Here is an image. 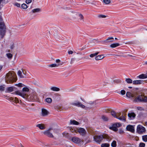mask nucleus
Wrapping results in <instances>:
<instances>
[{
	"instance_id": "obj_8",
	"label": "nucleus",
	"mask_w": 147,
	"mask_h": 147,
	"mask_svg": "<svg viewBox=\"0 0 147 147\" xmlns=\"http://www.w3.org/2000/svg\"><path fill=\"white\" fill-rule=\"evenodd\" d=\"M71 141L74 142L77 144H78L80 143L81 141L82 142H83V140H81L77 137H74L71 138Z\"/></svg>"
},
{
	"instance_id": "obj_55",
	"label": "nucleus",
	"mask_w": 147,
	"mask_h": 147,
	"mask_svg": "<svg viewBox=\"0 0 147 147\" xmlns=\"http://www.w3.org/2000/svg\"><path fill=\"white\" fill-rule=\"evenodd\" d=\"M73 53V52L72 51H68V53L69 54H72Z\"/></svg>"
},
{
	"instance_id": "obj_45",
	"label": "nucleus",
	"mask_w": 147,
	"mask_h": 147,
	"mask_svg": "<svg viewBox=\"0 0 147 147\" xmlns=\"http://www.w3.org/2000/svg\"><path fill=\"white\" fill-rule=\"evenodd\" d=\"M145 144L143 143H140L139 145L140 147H144Z\"/></svg>"
},
{
	"instance_id": "obj_1",
	"label": "nucleus",
	"mask_w": 147,
	"mask_h": 147,
	"mask_svg": "<svg viewBox=\"0 0 147 147\" xmlns=\"http://www.w3.org/2000/svg\"><path fill=\"white\" fill-rule=\"evenodd\" d=\"M16 74L13 71L9 72L5 76V81L7 83H11L17 80Z\"/></svg>"
},
{
	"instance_id": "obj_24",
	"label": "nucleus",
	"mask_w": 147,
	"mask_h": 147,
	"mask_svg": "<svg viewBox=\"0 0 147 147\" xmlns=\"http://www.w3.org/2000/svg\"><path fill=\"white\" fill-rule=\"evenodd\" d=\"M50 89L52 91H58L60 90V89L59 88L56 87H52L50 88Z\"/></svg>"
},
{
	"instance_id": "obj_37",
	"label": "nucleus",
	"mask_w": 147,
	"mask_h": 147,
	"mask_svg": "<svg viewBox=\"0 0 147 147\" xmlns=\"http://www.w3.org/2000/svg\"><path fill=\"white\" fill-rule=\"evenodd\" d=\"M113 127H119L121 126V125L120 123H117L113 124Z\"/></svg>"
},
{
	"instance_id": "obj_26",
	"label": "nucleus",
	"mask_w": 147,
	"mask_h": 147,
	"mask_svg": "<svg viewBox=\"0 0 147 147\" xmlns=\"http://www.w3.org/2000/svg\"><path fill=\"white\" fill-rule=\"evenodd\" d=\"M36 97L35 95H34V94H32L29 97L30 100L31 101L33 100L36 99Z\"/></svg>"
},
{
	"instance_id": "obj_60",
	"label": "nucleus",
	"mask_w": 147,
	"mask_h": 147,
	"mask_svg": "<svg viewBox=\"0 0 147 147\" xmlns=\"http://www.w3.org/2000/svg\"><path fill=\"white\" fill-rule=\"evenodd\" d=\"M119 133L120 134H122V133H123V130H121L119 131Z\"/></svg>"
},
{
	"instance_id": "obj_6",
	"label": "nucleus",
	"mask_w": 147,
	"mask_h": 147,
	"mask_svg": "<svg viewBox=\"0 0 147 147\" xmlns=\"http://www.w3.org/2000/svg\"><path fill=\"white\" fill-rule=\"evenodd\" d=\"M6 29V26L4 22H0V34L4 35Z\"/></svg>"
},
{
	"instance_id": "obj_46",
	"label": "nucleus",
	"mask_w": 147,
	"mask_h": 147,
	"mask_svg": "<svg viewBox=\"0 0 147 147\" xmlns=\"http://www.w3.org/2000/svg\"><path fill=\"white\" fill-rule=\"evenodd\" d=\"M125 91L124 90H122L121 91V94L122 95L125 94Z\"/></svg>"
},
{
	"instance_id": "obj_51",
	"label": "nucleus",
	"mask_w": 147,
	"mask_h": 147,
	"mask_svg": "<svg viewBox=\"0 0 147 147\" xmlns=\"http://www.w3.org/2000/svg\"><path fill=\"white\" fill-rule=\"evenodd\" d=\"M23 85L22 83H19L18 84H16V85L18 86V87H21L23 86Z\"/></svg>"
},
{
	"instance_id": "obj_36",
	"label": "nucleus",
	"mask_w": 147,
	"mask_h": 147,
	"mask_svg": "<svg viewBox=\"0 0 147 147\" xmlns=\"http://www.w3.org/2000/svg\"><path fill=\"white\" fill-rule=\"evenodd\" d=\"M98 53L99 52H97L94 53L90 55V56L91 57H93L96 56Z\"/></svg>"
},
{
	"instance_id": "obj_7",
	"label": "nucleus",
	"mask_w": 147,
	"mask_h": 147,
	"mask_svg": "<svg viewBox=\"0 0 147 147\" xmlns=\"http://www.w3.org/2000/svg\"><path fill=\"white\" fill-rule=\"evenodd\" d=\"M71 105L78 107H80L82 109H85L86 108V107L85 105L79 101H76L72 103H71Z\"/></svg>"
},
{
	"instance_id": "obj_18",
	"label": "nucleus",
	"mask_w": 147,
	"mask_h": 147,
	"mask_svg": "<svg viewBox=\"0 0 147 147\" xmlns=\"http://www.w3.org/2000/svg\"><path fill=\"white\" fill-rule=\"evenodd\" d=\"M104 57V55H98L95 57V59L96 60H98L102 59Z\"/></svg>"
},
{
	"instance_id": "obj_43",
	"label": "nucleus",
	"mask_w": 147,
	"mask_h": 147,
	"mask_svg": "<svg viewBox=\"0 0 147 147\" xmlns=\"http://www.w3.org/2000/svg\"><path fill=\"white\" fill-rule=\"evenodd\" d=\"M98 17L99 18H105L106 17V16L104 15H98Z\"/></svg>"
},
{
	"instance_id": "obj_52",
	"label": "nucleus",
	"mask_w": 147,
	"mask_h": 147,
	"mask_svg": "<svg viewBox=\"0 0 147 147\" xmlns=\"http://www.w3.org/2000/svg\"><path fill=\"white\" fill-rule=\"evenodd\" d=\"M22 72L23 74L24 75V76L26 77V71L24 70H22Z\"/></svg>"
},
{
	"instance_id": "obj_28",
	"label": "nucleus",
	"mask_w": 147,
	"mask_h": 147,
	"mask_svg": "<svg viewBox=\"0 0 147 147\" xmlns=\"http://www.w3.org/2000/svg\"><path fill=\"white\" fill-rule=\"evenodd\" d=\"M40 11V9L39 8L34 9L32 10L33 13L38 12Z\"/></svg>"
},
{
	"instance_id": "obj_40",
	"label": "nucleus",
	"mask_w": 147,
	"mask_h": 147,
	"mask_svg": "<svg viewBox=\"0 0 147 147\" xmlns=\"http://www.w3.org/2000/svg\"><path fill=\"white\" fill-rule=\"evenodd\" d=\"M6 55L7 57L9 59H11L12 58L13 56L10 53H7L6 54Z\"/></svg>"
},
{
	"instance_id": "obj_38",
	"label": "nucleus",
	"mask_w": 147,
	"mask_h": 147,
	"mask_svg": "<svg viewBox=\"0 0 147 147\" xmlns=\"http://www.w3.org/2000/svg\"><path fill=\"white\" fill-rule=\"evenodd\" d=\"M21 7L23 9H25L28 7V6L26 4L23 3Z\"/></svg>"
},
{
	"instance_id": "obj_10",
	"label": "nucleus",
	"mask_w": 147,
	"mask_h": 147,
	"mask_svg": "<svg viewBox=\"0 0 147 147\" xmlns=\"http://www.w3.org/2000/svg\"><path fill=\"white\" fill-rule=\"evenodd\" d=\"M137 131L139 134L142 133L145 131V128L141 125H138L137 127Z\"/></svg>"
},
{
	"instance_id": "obj_39",
	"label": "nucleus",
	"mask_w": 147,
	"mask_h": 147,
	"mask_svg": "<svg viewBox=\"0 0 147 147\" xmlns=\"http://www.w3.org/2000/svg\"><path fill=\"white\" fill-rule=\"evenodd\" d=\"M142 140L144 142H146L147 141V135H145L143 136Z\"/></svg>"
},
{
	"instance_id": "obj_31",
	"label": "nucleus",
	"mask_w": 147,
	"mask_h": 147,
	"mask_svg": "<svg viewBox=\"0 0 147 147\" xmlns=\"http://www.w3.org/2000/svg\"><path fill=\"white\" fill-rule=\"evenodd\" d=\"M125 81L128 83L131 84L132 82V80L130 78H126L125 79Z\"/></svg>"
},
{
	"instance_id": "obj_3",
	"label": "nucleus",
	"mask_w": 147,
	"mask_h": 147,
	"mask_svg": "<svg viewBox=\"0 0 147 147\" xmlns=\"http://www.w3.org/2000/svg\"><path fill=\"white\" fill-rule=\"evenodd\" d=\"M29 91V89L27 87H24L23 88L22 91L17 90L15 92V94L19 95L22 97L26 99H28L29 96L27 94L26 92Z\"/></svg>"
},
{
	"instance_id": "obj_48",
	"label": "nucleus",
	"mask_w": 147,
	"mask_h": 147,
	"mask_svg": "<svg viewBox=\"0 0 147 147\" xmlns=\"http://www.w3.org/2000/svg\"><path fill=\"white\" fill-rule=\"evenodd\" d=\"M15 102L17 103L19 102L17 98H15L14 100Z\"/></svg>"
},
{
	"instance_id": "obj_5",
	"label": "nucleus",
	"mask_w": 147,
	"mask_h": 147,
	"mask_svg": "<svg viewBox=\"0 0 147 147\" xmlns=\"http://www.w3.org/2000/svg\"><path fill=\"white\" fill-rule=\"evenodd\" d=\"M134 101L135 102H147V97L142 95H139L135 98Z\"/></svg>"
},
{
	"instance_id": "obj_22",
	"label": "nucleus",
	"mask_w": 147,
	"mask_h": 147,
	"mask_svg": "<svg viewBox=\"0 0 147 147\" xmlns=\"http://www.w3.org/2000/svg\"><path fill=\"white\" fill-rule=\"evenodd\" d=\"M70 124H73L74 125H78L79 124V123L77 121L74 120H71L70 121Z\"/></svg>"
},
{
	"instance_id": "obj_58",
	"label": "nucleus",
	"mask_w": 147,
	"mask_h": 147,
	"mask_svg": "<svg viewBox=\"0 0 147 147\" xmlns=\"http://www.w3.org/2000/svg\"><path fill=\"white\" fill-rule=\"evenodd\" d=\"M44 147H50L49 146V145L45 144H44Z\"/></svg>"
},
{
	"instance_id": "obj_29",
	"label": "nucleus",
	"mask_w": 147,
	"mask_h": 147,
	"mask_svg": "<svg viewBox=\"0 0 147 147\" xmlns=\"http://www.w3.org/2000/svg\"><path fill=\"white\" fill-rule=\"evenodd\" d=\"M117 118L120 120H123L124 121H125V119L123 115L121 116L120 117H117V118Z\"/></svg>"
},
{
	"instance_id": "obj_30",
	"label": "nucleus",
	"mask_w": 147,
	"mask_h": 147,
	"mask_svg": "<svg viewBox=\"0 0 147 147\" xmlns=\"http://www.w3.org/2000/svg\"><path fill=\"white\" fill-rule=\"evenodd\" d=\"M102 119L104 121H107L108 120V118L105 116L102 115Z\"/></svg>"
},
{
	"instance_id": "obj_47",
	"label": "nucleus",
	"mask_w": 147,
	"mask_h": 147,
	"mask_svg": "<svg viewBox=\"0 0 147 147\" xmlns=\"http://www.w3.org/2000/svg\"><path fill=\"white\" fill-rule=\"evenodd\" d=\"M14 44L13 43H12L10 46V49H13L14 48Z\"/></svg>"
},
{
	"instance_id": "obj_21",
	"label": "nucleus",
	"mask_w": 147,
	"mask_h": 147,
	"mask_svg": "<svg viewBox=\"0 0 147 147\" xmlns=\"http://www.w3.org/2000/svg\"><path fill=\"white\" fill-rule=\"evenodd\" d=\"M18 76L21 78H26V77L24 76L22 74V72L20 70H19L18 71Z\"/></svg>"
},
{
	"instance_id": "obj_62",
	"label": "nucleus",
	"mask_w": 147,
	"mask_h": 147,
	"mask_svg": "<svg viewBox=\"0 0 147 147\" xmlns=\"http://www.w3.org/2000/svg\"><path fill=\"white\" fill-rule=\"evenodd\" d=\"M113 55L117 56H121V55Z\"/></svg>"
},
{
	"instance_id": "obj_27",
	"label": "nucleus",
	"mask_w": 147,
	"mask_h": 147,
	"mask_svg": "<svg viewBox=\"0 0 147 147\" xmlns=\"http://www.w3.org/2000/svg\"><path fill=\"white\" fill-rule=\"evenodd\" d=\"M46 101L49 103H51L52 102V99L51 98H48L46 99Z\"/></svg>"
},
{
	"instance_id": "obj_49",
	"label": "nucleus",
	"mask_w": 147,
	"mask_h": 147,
	"mask_svg": "<svg viewBox=\"0 0 147 147\" xmlns=\"http://www.w3.org/2000/svg\"><path fill=\"white\" fill-rule=\"evenodd\" d=\"M32 0H26V3L27 4H29L31 2Z\"/></svg>"
},
{
	"instance_id": "obj_9",
	"label": "nucleus",
	"mask_w": 147,
	"mask_h": 147,
	"mask_svg": "<svg viewBox=\"0 0 147 147\" xmlns=\"http://www.w3.org/2000/svg\"><path fill=\"white\" fill-rule=\"evenodd\" d=\"M113 40L114 38L113 37H109L105 40L102 41L101 42L103 44L109 43L113 42Z\"/></svg>"
},
{
	"instance_id": "obj_61",
	"label": "nucleus",
	"mask_w": 147,
	"mask_h": 147,
	"mask_svg": "<svg viewBox=\"0 0 147 147\" xmlns=\"http://www.w3.org/2000/svg\"><path fill=\"white\" fill-rule=\"evenodd\" d=\"M141 109H142V108L140 107H138L137 108V109L138 110H141Z\"/></svg>"
},
{
	"instance_id": "obj_2",
	"label": "nucleus",
	"mask_w": 147,
	"mask_h": 147,
	"mask_svg": "<svg viewBox=\"0 0 147 147\" xmlns=\"http://www.w3.org/2000/svg\"><path fill=\"white\" fill-rule=\"evenodd\" d=\"M105 138L106 139L108 142H110L111 140V138L108 135H105L104 136L100 135L99 136H96L94 137V140L96 143L100 144L103 139Z\"/></svg>"
},
{
	"instance_id": "obj_53",
	"label": "nucleus",
	"mask_w": 147,
	"mask_h": 147,
	"mask_svg": "<svg viewBox=\"0 0 147 147\" xmlns=\"http://www.w3.org/2000/svg\"><path fill=\"white\" fill-rule=\"evenodd\" d=\"M116 116L117 117H119V116H120L121 114L120 113H116Z\"/></svg>"
},
{
	"instance_id": "obj_20",
	"label": "nucleus",
	"mask_w": 147,
	"mask_h": 147,
	"mask_svg": "<svg viewBox=\"0 0 147 147\" xmlns=\"http://www.w3.org/2000/svg\"><path fill=\"white\" fill-rule=\"evenodd\" d=\"M127 97L129 98H132L134 97L135 95L129 92H127L126 94Z\"/></svg>"
},
{
	"instance_id": "obj_25",
	"label": "nucleus",
	"mask_w": 147,
	"mask_h": 147,
	"mask_svg": "<svg viewBox=\"0 0 147 147\" xmlns=\"http://www.w3.org/2000/svg\"><path fill=\"white\" fill-rule=\"evenodd\" d=\"M120 45L118 43H113L110 45V47L112 48H114Z\"/></svg>"
},
{
	"instance_id": "obj_41",
	"label": "nucleus",
	"mask_w": 147,
	"mask_h": 147,
	"mask_svg": "<svg viewBox=\"0 0 147 147\" xmlns=\"http://www.w3.org/2000/svg\"><path fill=\"white\" fill-rule=\"evenodd\" d=\"M79 16L80 17V20L84 21V17L82 14H79Z\"/></svg>"
},
{
	"instance_id": "obj_64",
	"label": "nucleus",
	"mask_w": 147,
	"mask_h": 147,
	"mask_svg": "<svg viewBox=\"0 0 147 147\" xmlns=\"http://www.w3.org/2000/svg\"><path fill=\"white\" fill-rule=\"evenodd\" d=\"M20 146L21 147H24L21 144H20Z\"/></svg>"
},
{
	"instance_id": "obj_12",
	"label": "nucleus",
	"mask_w": 147,
	"mask_h": 147,
	"mask_svg": "<svg viewBox=\"0 0 147 147\" xmlns=\"http://www.w3.org/2000/svg\"><path fill=\"white\" fill-rule=\"evenodd\" d=\"M133 84L134 85L144 84V81L141 80H139L134 81Z\"/></svg>"
},
{
	"instance_id": "obj_19",
	"label": "nucleus",
	"mask_w": 147,
	"mask_h": 147,
	"mask_svg": "<svg viewBox=\"0 0 147 147\" xmlns=\"http://www.w3.org/2000/svg\"><path fill=\"white\" fill-rule=\"evenodd\" d=\"M137 77L140 79L146 78H147V75L146 74H142L139 75Z\"/></svg>"
},
{
	"instance_id": "obj_56",
	"label": "nucleus",
	"mask_w": 147,
	"mask_h": 147,
	"mask_svg": "<svg viewBox=\"0 0 147 147\" xmlns=\"http://www.w3.org/2000/svg\"><path fill=\"white\" fill-rule=\"evenodd\" d=\"M3 19L2 17L0 15V22H3Z\"/></svg>"
},
{
	"instance_id": "obj_50",
	"label": "nucleus",
	"mask_w": 147,
	"mask_h": 147,
	"mask_svg": "<svg viewBox=\"0 0 147 147\" xmlns=\"http://www.w3.org/2000/svg\"><path fill=\"white\" fill-rule=\"evenodd\" d=\"M63 135L65 136V137H67L69 136V134L68 133H63Z\"/></svg>"
},
{
	"instance_id": "obj_14",
	"label": "nucleus",
	"mask_w": 147,
	"mask_h": 147,
	"mask_svg": "<svg viewBox=\"0 0 147 147\" xmlns=\"http://www.w3.org/2000/svg\"><path fill=\"white\" fill-rule=\"evenodd\" d=\"M49 113L47 110L45 109H42L41 114L43 116H46L49 114Z\"/></svg>"
},
{
	"instance_id": "obj_63",
	"label": "nucleus",
	"mask_w": 147,
	"mask_h": 147,
	"mask_svg": "<svg viewBox=\"0 0 147 147\" xmlns=\"http://www.w3.org/2000/svg\"><path fill=\"white\" fill-rule=\"evenodd\" d=\"M2 66L0 65V70H1V69H2Z\"/></svg>"
},
{
	"instance_id": "obj_32",
	"label": "nucleus",
	"mask_w": 147,
	"mask_h": 147,
	"mask_svg": "<svg viewBox=\"0 0 147 147\" xmlns=\"http://www.w3.org/2000/svg\"><path fill=\"white\" fill-rule=\"evenodd\" d=\"M110 144L108 143L102 144L101 145V147H109Z\"/></svg>"
},
{
	"instance_id": "obj_44",
	"label": "nucleus",
	"mask_w": 147,
	"mask_h": 147,
	"mask_svg": "<svg viewBox=\"0 0 147 147\" xmlns=\"http://www.w3.org/2000/svg\"><path fill=\"white\" fill-rule=\"evenodd\" d=\"M103 2L106 4H109L110 3V0H103Z\"/></svg>"
},
{
	"instance_id": "obj_57",
	"label": "nucleus",
	"mask_w": 147,
	"mask_h": 147,
	"mask_svg": "<svg viewBox=\"0 0 147 147\" xmlns=\"http://www.w3.org/2000/svg\"><path fill=\"white\" fill-rule=\"evenodd\" d=\"M56 62L57 63H59L60 62V60L59 59H56Z\"/></svg>"
},
{
	"instance_id": "obj_54",
	"label": "nucleus",
	"mask_w": 147,
	"mask_h": 147,
	"mask_svg": "<svg viewBox=\"0 0 147 147\" xmlns=\"http://www.w3.org/2000/svg\"><path fill=\"white\" fill-rule=\"evenodd\" d=\"M15 5L16 6H17L18 7H20V4L19 3H16L15 4Z\"/></svg>"
},
{
	"instance_id": "obj_15",
	"label": "nucleus",
	"mask_w": 147,
	"mask_h": 147,
	"mask_svg": "<svg viewBox=\"0 0 147 147\" xmlns=\"http://www.w3.org/2000/svg\"><path fill=\"white\" fill-rule=\"evenodd\" d=\"M16 88L14 87L11 86L8 87L7 88L6 90V92H11L15 90Z\"/></svg>"
},
{
	"instance_id": "obj_33",
	"label": "nucleus",
	"mask_w": 147,
	"mask_h": 147,
	"mask_svg": "<svg viewBox=\"0 0 147 147\" xmlns=\"http://www.w3.org/2000/svg\"><path fill=\"white\" fill-rule=\"evenodd\" d=\"M110 129L115 131H117L118 130V129L116 127H113V125H112V127H110Z\"/></svg>"
},
{
	"instance_id": "obj_16",
	"label": "nucleus",
	"mask_w": 147,
	"mask_h": 147,
	"mask_svg": "<svg viewBox=\"0 0 147 147\" xmlns=\"http://www.w3.org/2000/svg\"><path fill=\"white\" fill-rule=\"evenodd\" d=\"M128 115L129 119H134L135 117L136 116L135 114L134 113H129L128 114Z\"/></svg>"
},
{
	"instance_id": "obj_11",
	"label": "nucleus",
	"mask_w": 147,
	"mask_h": 147,
	"mask_svg": "<svg viewBox=\"0 0 147 147\" xmlns=\"http://www.w3.org/2000/svg\"><path fill=\"white\" fill-rule=\"evenodd\" d=\"M77 131H78L80 135L82 136L85 135L86 133V130L82 128L78 129Z\"/></svg>"
},
{
	"instance_id": "obj_4",
	"label": "nucleus",
	"mask_w": 147,
	"mask_h": 147,
	"mask_svg": "<svg viewBox=\"0 0 147 147\" xmlns=\"http://www.w3.org/2000/svg\"><path fill=\"white\" fill-rule=\"evenodd\" d=\"M53 132L54 133H57V130L53 127H51L48 130L44 131L43 132V134L49 137L53 138V136L52 133Z\"/></svg>"
},
{
	"instance_id": "obj_17",
	"label": "nucleus",
	"mask_w": 147,
	"mask_h": 147,
	"mask_svg": "<svg viewBox=\"0 0 147 147\" xmlns=\"http://www.w3.org/2000/svg\"><path fill=\"white\" fill-rule=\"evenodd\" d=\"M36 127H38L40 129L42 130L45 129V127L43 124H38L36 125Z\"/></svg>"
},
{
	"instance_id": "obj_42",
	"label": "nucleus",
	"mask_w": 147,
	"mask_h": 147,
	"mask_svg": "<svg viewBox=\"0 0 147 147\" xmlns=\"http://www.w3.org/2000/svg\"><path fill=\"white\" fill-rule=\"evenodd\" d=\"M5 87L4 86H0V91H3L4 90Z\"/></svg>"
},
{
	"instance_id": "obj_23",
	"label": "nucleus",
	"mask_w": 147,
	"mask_h": 147,
	"mask_svg": "<svg viewBox=\"0 0 147 147\" xmlns=\"http://www.w3.org/2000/svg\"><path fill=\"white\" fill-rule=\"evenodd\" d=\"M59 66V64H57L55 63L52 64L48 65V66L49 67L53 68L57 67Z\"/></svg>"
},
{
	"instance_id": "obj_34",
	"label": "nucleus",
	"mask_w": 147,
	"mask_h": 147,
	"mask_svg": "<svg viewBox=\"0 0 147 147\" xmlns=\"http://www.w3.org/2000/svg\"><path fill=\"white\" fill-rule=\"evenodd\" d=\"M117 146L116 142L115 140L113 141L111 144V146L113 147H116Z\"/></svg>"
},
{
	"instance_id": "obj_59",
	"label": "nucleus",
	"mask_w": 147,
	"mask_h": 147,
	"mask_svg": "<svg viewBox=\"0 0 147 147\" xmlns=\"http://www.w3.org/2000/svg\"><path fill=\"white\" fill-rule=\"evenodd\" d=\"M134 94V95H135L134 97H134H136V96L137 95V93H136V92H135V93H133V94Z\"/></svg>"
},
{
	"instance_id": "obj_13",
	"label": "nucleus",
	"mask_w": 147,
	"mask_h": 147,
	"mask_svg": "<svg viewBox=\"0 0 147 147\" xmlns=\"http://www.w3.org/2000/svg\"><path fill=\"white\" fill-rule=\"evenodd\" d=\"M126 129L128 131H129L132 132H134V127L131 125H128L126 127Z\"/></svg>"
},
{
	"instance_id": "obj_35",
	"label": "nucleus",
	"mask_w": 147,
	"mask_h": 147,
	"mask_svg": "<svg viewBox=\"0 0 147 147\" xmlns=\"http://www.w3.org/2000/svg\"><path fill=\"white\" fill-rule=\"evenodd\" d=\"M116 113L114 111H112L111 112V115L114 117L116 118H117V117L116 116Z\"/></svg>"
}]
</instances>
